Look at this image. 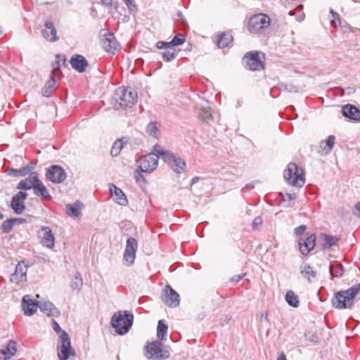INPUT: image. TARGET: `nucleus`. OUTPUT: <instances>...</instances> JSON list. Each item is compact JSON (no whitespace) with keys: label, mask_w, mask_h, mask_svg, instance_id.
Instances as JSON below:
<instances>
[{"label":"nucleus","mask_w":360,"mask_h":360,"mask_svg":"<svg viewBox=\"0 0 360 360\" xmlns=\"http://www.w3.org/2000/svg\"><path fill=\"white\" fill-rule=\"evenodd\" d=\"M52 328L53 330L58 334L57 355L59 360L74 359L76 356V352L71 345V341L68 334L65 330H63L59 324L54 320H52Z\"/></svg>","instance_id":"1"},{"label":"nucleus","mask_w":360,"mask_h":360,"mask_svg":"<svg viewBox=\"0 0 360 360\" xmlns=\"http://www.w3.org/2000/svg\"><path fill=\"white\" fill-rule=\"evenodd\" d=\"M360 292V283H356L346 290H340L334 295L331 302L338 309L351 308L354 300Z\"/></svg>","instance_id":"2"},{"label":"nucleus","mask_w":360,"mask_h":360,"mask_svg":"<svg viewBox=\"0 0 360 360\" xmlns=\"http://www.w3.org/2000/svg\"><path fill=\"white\" fill-rule=\"evenodd\" d=\"M134 320L132 314L127 311H118L115 312L111 319L112 327L118 335H124L131 328Z\"/></svg>","instance_id":"3"},{"label":"nucleus","mask_w":360,"mask_h":360,"mask_svg":"<svg viewBox=\"0 0 360 360\" xmlns=\"http://www.w3.org/2000/svg\"><path fill=\"white\" fill-rule=\"evenodd\" d=\"M154 151L160 155L161 158L168 164L174 172L181 174L185 170L186 163L179 156L170 151L164 150L158 145L154 146Z\"/></svg>","instance_id":"4"},{"label":"nucleus","mask_w":360,"mask_h":360,"mask_svg":"<svg viewBox=\"0 0 360 360\" xmlns=\"http://www.w3.org/2000/svg\"><path fill=\"white\" fill-rule=\"evenodd\" d=\"M283 176L285 181L295 187H302L305 183L304 171L294 162H290L284 171Z\"/></svg>","instance_id":"5"},{"label":"nucleus","mask_w":360,"mask_h":360,"mask_svg":"<svg viewBox=\"0 0 360 360\" xmlns=\"http://www.w3.org/2000/svg\"><path fill=\"white\" fill-rule=\"evenodd\" d=\"M271 20L269 15L264 13H258L252 16L248 25V29L252 34L263 33L269 28Z\"/></svg>","instance_id":"6"},{"label":"nucleus","mask_w":360,"mask_h":360,"mask_svg":"<svg viewBox=\"0 0 360 360\" xmlns=\"http://www.w3.org/2000/svg\"><path fill=\"white\" fill-rule=\"evenodd\" d=\"M160 155L153 150V153L143 155L136 160V166L142 172L151 173L158 165Z\"/></svg>","instance_id":"7"},{"label":"nucleus","mask_w":360,"mask_h":360,"mask_svg":"<svg viewBox=\"0 0 360 360\" xmlns=\"http://www.w3.org/2000/svg\"><path fill=\"white\" fill-rule=\"evenodd\" d=\"M146 357L153 360H163L169 357V352L164 348L163 345L158 342L155 341L148 343L146 346Z\"/></svg>","instance_id":"8"},{"label":"nucleus","mask_w":360,"mask_h":360,"mask_svg":"<svg viewBox=\"0 0 360 360\" xmlns=\"http://www.w3.org/2000/svg\"><path fill=\"white\" fill-rule=\"evenodd\" d=\"M115 99L122 107H130L137 101V94L124 87H119L115 94Z\"/></svg>","instance_id":"9"},{"label":"nucleus","mask_w":360,"mask_h":360,"mask_svg":"<svg viewBox=\"0 0 360 360\" xmlns=\"http://www.w3.org/2000/svg\"><path fill=\"white\" fill-rule=\"evenodd\" d=\"M162 298L169 307H176L179 304V295L169 285H167L162 290Z\"/></svg>","instance_id":"10"},{"label":"nucleus","mask_w":360,"mask_h":360,"mask_svg":"<svg viewBox=\"0 0 360 360\" xmlns=\"http://www.w3.org/2000/svg\"><path fill=\"white\" fill-rule=\"evenodd\" d=\"M245 67L253 71L260 70L264 68V63L262 62L258 52L247 53L243 58Z\"/></svg>","instance_id":"11"},{"label":"nucleus","mask_w":360,"mask_h":360,"mask_svg":"<svg viewBox=\"0 0 360 360\" xmlns=\"http://www.w3.org/2000/svg\"><path fill=\"white\" fill-rule=\"evenodd\" d=\"M46 178L54 184H60L66 179L65 170L58 165H52L47 169L46 173Z\"/></svg>","instance_id":"12"},{"label":"nucleus","mask_w":360,"mask_h":360,"mask_svg":"<svg viewBox=\"0 0 360 360\" xmlns=\"http://www.w3.org/2000/svg\"><path fill=\"white\" fill-rule=\"evenodd\" d=\"M60 69H59V60L55 64H53V70L51 73V79L49 80L42 90V94L44 96L49 97L53 91L56 84V79L60 77Z\"/></svg>","instance_id":"13"},{"label":"nucleus","mask_w":360,"mask_h":360,"mask_svg":"<svg viewBox=\"0 0 360 360\" xmlns=\"http://www.w3.org/2000/svg\"><path fill=\"white\" fill-rule=\"evenodd\" d=\"M138 248L137 241L134 238H129L127 240L126 248L124 254V261L130 265L134 263L136 257V252Z\"/></svg>","instance_id":"14"},{"label":"nucleus","mask_w":360,"mask_h":360,"mask_svg":"<svg viewBox=\"0 0 360 360\" xmlns=\"http://www.w3.org/2000/svg\"><path fill=\"white\" fill-rule=\"evenodd\" d=\"M27 266L24 262H19L16 266L13 274L11 275L10 281L15 284H20L27 281Z\"/></svg>","instance_id":"15"},{"label":"nucleus","mask_w":360,"mask_h":360,"mask_svg":"<svg viewBox=\"0 0 360 360\" xmlns=\"http://www.w3.org/2000/svg\"><path fill=\"white\" fill-rule=\"evenodd\" d=\"M18 345L14 340H9L6 344L1 346L0 349V359L10 360L17 352Z\"/></svg>","instance_id":"16"},{"label":"nucleus","mask_w":360,"mask_h":360,"mask_svg":"<svg viewBox=\"0 0 360 360\" xmlns=\"http://www.w3.org/2000/svg\"><path fill=\"white\" fill-rule=\"evenodd\" d=\"M27 196V193L19 191L13 197L11 205L15 214H20L24 211L25 208V200Z\"/></svg>","instance_id":"17"},{"label":"nucleus","mask_w":360,"mask_h":360,"mask_svg":"<svg viewBox=\"0 0 360 360\" xmlns=\"http://www.w3.org/2000/svg\"><path fill=\"white\" fill-rule=\"evenodd\" d=\"M39 233L41 243L48 248H53L55 245V237L51 229L48 226H41Z\"/></svg>","instance_id":"18"},{"label":"nucleus","mask_w":360,"mask_h":360,"mask_svg":"<svg viewBox=\"0 0 360 360\" xmlns=\"http://www.w3.org/2000/svg\"><path fill=\"white\" fill-rule=\"evenodd\" d=\"M39 181L38 174L37 172H32L27 178L21 180L18 186V189L30 190L34 188L37 184Z\"/></svg>","instance_id":"19"},{"label":"nucleus","mask_w":360,"mask_h":360,"mask_svg":"<svg viewBox=\"0 0 360 360\" xmlns=\"http://www.w3.org/2000/svg\"><path fill=\"white\" fill-rule=\"evenodd\" d=\"M39 305L32 298L30 295H25L22 300V307L24 314L26 316L33 315L37 310Z\"/></svg>","instance_id":"20"},{"label":"nucleus","mask_w":360,"mask_h":360,"mask_svg":"<svg viewBox=\"0 0 360 360\" xmlns=\"http://www.w3.org/2000/svg\"><path fill=\"white\" fill-rule=\"evenodd\" d=\"M316 236L311 234L306 239L300 238L299 240V246L301 253L307 255L315 247Z\"/></svg>","instance_id":"21"},{"label":"nucleus","mask_w":360,"mask_h":360,"mask_svg":"<svg viewBox=\"0 0 360 360\" xmlns=\"http://www.w3.org/2000/svg\"><path fill=\"white\" fill-rule=\"evenodd\" d=\"M110 192L115 202L122 206H126L127 205L128 200L127 196L120 188L114 184H111L110 186Z\"/></svg>","instance_id":"22"},{"label":"nucleus","mask_w":360,"mask_h":360,"mask_svg":"<svg viewBox=\"0 0 360 360\" xmlns=\"http://www.w3.org/2000/svg\"><path fill=\"white\" fill-rule=\"evenodd\" d=\"M41 33L44 38L49 41L53 42L58 39L56 29L52 22L47 21L45 22L44 29L41 31Z\"/></svg>","instance_id":"23"},{"label":"nucleus","mask_w":360,"mask_h":360,"mask_svg":"<svg viewBox=\"0 0 360 360\" xmlns=\"http://www.w3.org/2000/svg\"><path fill=\"white\" fill-rule=\"evenodd\" d=\"M102 45L106 51L112 53H114V52L120 48V44L115 39L112 33L105 36V39H103Z\"/></svg>","instance_id":"24"},{"label":"nucleus","mask_w":360,"mask_h":360,"mask_svg":"<svg viewBox=\"0 0 360 360\" xmlns=\"http://www.w3.org/2000/svg\"><path fill=\"white\" fill-rule=\"evenodd\" d=\"M70 64L79 72H84L88 65L86 58L78 54L73 55L70 59Z\"/></svg>","instance_id":"25"},{"label":"nucleus","mask_w":360,"mask_h":360,"mask_svg":"<svg viewBox=\"0 0 360 360\" xmlns=\"http://www.w3.org/2000/svg\"><path fill=\"white\" fill-rule=\"evenodd\" d=\"M185 42V36L182 34H176L171 41L167 42L163 41H159L156 43V47L158 49H162L163 48H170L175 46H179Z\"/></svg>","instance_id":"26"},{"label":"nucleus","mask_w":360,"mask_h":360,"mask_svg":"<svg viewBox=\"0 0 360 360\" xmlns=\"http://www.w3.org/2000/svg\"><path fill=\"white\" fill-rule=\"evenodd\" d=\"M342 115L353 120H360V110L354 105H346L342 108Z\"/></svg>","instance_id":"27"},{"label":"nucleus","mask_w":360,"mask_h":360,"mask_svg":"<svg viewBox=\"0 0 360 360\" xmlns=\"http://www.w3.org/2000/svg\"><path fill=\"white\" fill-rule=\"evenodd\" d=\"M40 310L49 316H57L60 312L50 302H45L39 304Z\"/></svg>","instance_id":"28"},{"label":"nucleus","mask_w":360,"mask_h":360,"mask_svg":"<svg viewBox=\"0 0 360 360\" xmlns=\"http://www.w3.org/2000/svg\"><path fill=\"white\" fill-rule=\"evenodd\" d=\"M329 271L332 278H340L345 272L342 264L337 261L330 262Z\"/></svg>","instance_id":"29"},{"label":"nucleus","mask_w":360,"mask_h":360,"mask_svg":"<svg viewBox=\"0 0 360 360\" xmlns=\"http://www.w3.org/2000/svg\"><path fill=\"white\" fill-rule=\"evenodd\" d=\"M34 192L35 195L41 197L44 200L51 199V195H49L48 190L40 179L34 187Z\"/></svg>","instance_id":"30"},{"label":"nucleus","mask_w":360,"mask_h":360,"mask_svg":"<svg viewBox=\"0 0 360 360\" xmlns=\"http://www.w3.org/2000/svg\"><path fill=\"white\" fill-rule=\"evenodd\" d=\"M335 136L330 135L326 140L320 142L319 146L323 153L328 154L331 151L335 143Z\"/></svg>","instance_id":"31"},{"label":"nucleus","mask_w":360,"mask_h":360,"mask_svg":"<svg viewBox=\"0 0 360 360\" xmlns=\"http://www.w3.org/2000/svg\"><path fill=\"white\" fill-rule=\"evenodd\" d=\"M300 268L302 275L309 281H312L316 277V272L308 264H304Z\"/></svg>","instance_id":"32"},{"label":"nucleus","mask_w":360,"mask_h":360,"mask_svg":"<svg viewBox=\"0 0 360 360\" xmlns=\"http://www.w3.org/2000/svg\"><path fill=\"white\" fill-rule=\"evenodd\" d=\"M233 37L229 33H221L218 36L217 41V46L219 48L227 47L232 41Z\"/></svg>","instance_id":"33"},{"label":"nucleus","mask_w":360,"mask_h":360,"mask_svg":"<svg viewBox=\"0 0 360 360\" xmlns=\"http://www.w3.org/2000/svg\"><path fill=\"white\" fill-rule=\"evenodd\" d=\"M198 117L199 119L207 123H210L214 119V115L210 108H203L200 109Z\"/></svg>","instance_id":"34"},{"label":"nucleus","mask_w":360,"mask_h":360,"mask_svg":"<svg viewBox=\"0 0 360 360\" xmlns=\"http://www.w3.org/2000/svg\"><path fill=\"white\" fill-rule=\"evenodd\" d=\"M81 205L79 202H76L73 205H67L66 210L69 216L72 217H77L80 215Z\"/></svg>","instance_id":"35"},{"label":"nucleus","mask_w":360,"mask_h":360,"mask_svg":"<svg viewBox=\"0 0 360 360\" xmlns=\"http://www.w3.org/2000/svg\"><path fill=\"white\" fill-rule=\"evenodd\" d=\"M285 300L287 303L292 307H297L299 305L298 297L292 290L287 291L285 294Z\"/></svg>","instance_id":"36"},{"label":"nucleus","mask_w":360,"mask_h":360,"mask_svg":"<svg viewBox=\"0 0 360 360\" xmlns=\"http://www.w3.org/2000/svg\"><path fill=\"white\" fill-rule=\"evenodd\" d=\"M83 281L79 272H76L71 281L70 287L72 290H79L82 287Z\"/></svg>","instance_id":"37"},{"label":"nucleus","mask_w":360,"mask_h":360,"mask_svg":"<svg viewBox=\"0 0 360 360\" xmlns=\"http://www.w3.org/2000/svg\"><path fill=\"white\" fill-rule=\"evenodd\" d=\"M167 326L164 323L162 320L158 321L157 328V336L160 340H164L167 333Z\"/></svg>","instance_id":"38"},{"label":"nucleus","mask_w":360,"mask_h":360,"mask_svg":"<svg viewBox=\"0 0 360 360\" xmlns=\"http://www.w3.org/2000/svg\"><path fill=\"white\" fill-rule=\"evenodd\" d=\"M321 237L324 240V243L323 244V248L324 249L329 248L331 246L335 245L338 240V238L337 237L331 236L327 234H322Z\"/></svg>","instance_id":"39"},{"label":"nucleus","mask_w":360,"mask_h":360,"mask_svg":"<svg viewBox=\"0 0 360 360\" xmlns=\"http://www.w3.org/2000/svg\"><path fill=\"white\" fill-rule=\"evenodd\" d=\"M146 131L149 135L158 138L160 135L158 123L155 122L149 123L146 127Z\"/></svg>","instance_id":"40"},{"label":"nucleus","mask_w":360,"mask_h":360,"mask_svg":"<svg viewBox=\"0 0 360 360\" xmlns=\"http://www.w3.org/2000/svg\"><path fill=\"white\" fill-rule=\"evenodd\" d=\"M165 50L162 52V58L165 61L169 62L172 60L176 56L177 51L176 49L170 48H164Z\"/></svg>","instance_id":"41"},{"label":"nucleus","mask_w":360,"mask_h":360,"mask_svg":"<svg viewBox=\"0 0 360 360\" xmlns=\"http://www.w3.org/2000/svg\"><path fill=\"white\" fill-rule=\"evenodd\" d=\"M124 146V142L123 139H120L116 141L114 144L112 145V147L111 148V155L112 156H117L119 153H120L122 148Z\"/></svg>","instance_id":"42"},{"label":"nucleus","mask_w":360,"mask_h":360,"mask_svg":"<svg viewBox=\"0 0 360 360\" xmlns=\"http://www.w3.org/2000/svg\"><path fill=\"white\" fill-rule=\"evenodd\" d=\"M16 221L15 219H11L4 221L1 224V230L4 233H8L11 231L14 223Z\"/></svg>","instance_id":"43"},{"label":"nucleus","mask_w":360,"mask_h":360,"mask_svg":"<svg viewBox=\"0 0 360 360\" xmlns=\"http://www.w3.org/2000/svg\"><path fill=\"white\" fill-rule=\"evenodd\" d=\"M330 13L333 15V19L330 20V23L334 27H337L338 25L340 24L339 15L337 13H335L333 10H330Z\"/></svg>","instance_id":"44"},{"label":"nucleus","mask_w":360,"mask_h":360,"mask_svg":"<svg viewBox=\"0 0 360 360\" xmlns=\"http://www.w3.org/2000/svg\"><path fill=\"white\" fill-rule=\"evenodd\" d=\"M306 226L301 225L295 229V233L297 236H300L304 233V232L306 231Z\"/></svg>","instance_id":"45"},{"label":"nucleus","mask_w":360,"mask_h":360,"mask_svg":"<svg viewBox=\"0 0 360 360\" xmlns=\"http://www.w3.org/2000/svg\"><path fill=\"white\" fill-rule=\"evenodd\" d=\"M262 224V219L260 217H256L253 222H252V227L256 229L257 228L258 226H261Z\"/></svg>","instance_id":"46"},{"label":"nucleus","mask_w":360,"mask_h":360,"mask_svg":"<svg viewBox=\"0 0 360 360\" xmlns=\"http://www.w3.org/2000/svg\"><path fill=\"white\" fill-rule=\"evenodd\" d=\"M353 212L360 218V201L355 204Z\"/></svg>","instance_id":"47"},{"label":"nucleus","mask_w":360,"mask_h":360,"mask_svg":"<svg viewBox=\"0 0 360 360\" xmlns=\"http://www.w3.org/2000/svg\"><path fill=\"white\" fill-rule=\"evenodd\" d=\"M20 172L21 173V176H25L27 174L29 173L30 169L28 168V167H25L19 169Z\"/></svg>","instance_id":"48"},{"label":"nucleus","mask_w":360,"mask_h":360,"mask_svg":"<svg viewBox=\"0 0 360 360\" xmlns=\"http://www.w3.org/2000/svg\"><path fill=\"white\" fill-rule=\"evenodd\" d=\"M243 277V274L242 275H236V276H234L233 277H232L231 281H235V282H238L242 279Z\"/></svg>","instance_id":"49"},{"label":"nucleus","mask_w":360,"mask_h":360,"mask_svg":"<svg viewBox=\"0 0 360 360\" xmlns=\"http://www.w3.org/2000/svg\"><path fill=\"white\" fill-rule=\"evenodd\" d=\"M285 196L288 200H294L297 197L295 193H286Z\"/></svg>","instance_id":"50"},{"label":"nucleus","mask_w":360,"mask_h":360,"mask_svg":"<svg viewBox=\"0 0 360 360\" xmlns=\"http://www.w3.org/2000/svg\"><path fill=\"white\" fill-rule=\"evenodd\" d=\"M277 360H286V357H285V354L282 352L278 356Z\"/></svg>","instance_id":"51"},{"label":"nucleus","mask_w":360,"mask_h":360,"mask_svg":"<svg viewBox=\"0 0 360 360\" xmlns=\"http://www.w3.org/2000/svg\"><path fill=\"white\" fill-rule=\"evenodd\" d=\"M103 3L109 6H111L112 5V0H102Z\"/></svg>","instance_id":"52"},{"label":"nucleus","mask_w":360,"mask_h":360,"mask_svg":"<svg viewBox=\"0 0 360 360\" xmlns=\"http://www.w3.org/2000/svg\"><path fill=\"white\" fill-rule=\"evenodd\" d=\"M125 3H126L127 6H128V8H130L131 6H134L133 0H125Z\"/></svg>","instance_id":"53"},{"label":"nucleus","mask_w":360,"mask_h":360,"mask_svg":"<svg viewBox=\"0 0 360 360\" xmlns=\"http://www.w3.org/2000/svg\"><path fill=\"white\" fill-rule=\"evenodd\" d=\"M13 173H14V175L15 176H21V173L20 172V169H13Z\"/></svg>","instance_id":"54"},{"label":"nucleus","mask_w":360,"mask_h":360,"mask_svg":"<svg viewBox=\"0 0 360 360\" xmlns=\"http://www.w3.org/2000/svg\"><path fill=\"white\" fill-rule=\"evenodd\" d=\"M199 180V177L198 176H195L193 177L192 179H191V184H194L195 183H197Z\"/></svg>","instance_id":"55"},{"label":"nucleus","mask_w":360,"mask_h":360,"mask_svg":"<svg viewBox=\"0 0 360 360\" xmlns=\"http://www.w3.org/2000/svg\"><path fill=\"white\" fill-rule=\"evenodd\" d=\"M61 57H62L61 60H63V63H65V57L64 56H61Z\"/></svg>","instance_id":"56"}]
</instances>
